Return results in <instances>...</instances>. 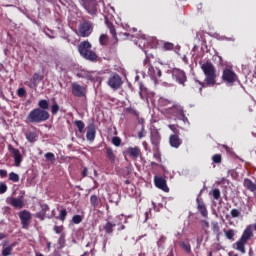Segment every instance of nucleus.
<instances>
[{
  "label": "nucleus",
  "mask_w": 256,
  "mask_h": 256,
  "mask_svg": "<svg viewBox=\"0 0 256 256\" xmlns=\"http://www.w3.org/2000/svg\"><path fill=\"white\" fill-rule=\"evenodd\" d=\"M196 201H197V209L201 213L202 217H208L209 213L207 212V207L205 206L203 199L198 197Z\"/></svg>",
  "instance_id": "nucleus-17"
},
{
  "label": "nucleus",
  "mask_w": 256,
  "mask_h": 256,
  "mask_svg": "<svg viewBox=\"0 0 256 256\" xmlns=\"http://www.w3.org/2000/svg\"><path fill=\"white\" fill-rule=\"evenodd\" d=\"M137 44L140 47V49H143V47H149V38L143 35L138 39V41L136 42V45Z\"/></svg>",
  "instance_id": "nucleus-24"
},
{
  "label": "nucleus",
  "mask_w": 256,
  "mask_h": 256,
  "mask_svg": "<svg viewBox=\"0 0 256 256\" xmlns=\"http://www.w3.org/2000/svg\"><path fill=\"white\" fill-rule=\"evenodd\" d=\"M87 168H84L83 169V171H82V175L84 176V177H87Z\"/></svg>",
  "instance_id": "nucleus-64"
},
{
  "label": "nucleus",
  "mask_w": 256,
  "mask_h": 256,
  "mask_svg": "<svg viewBox=\"0 0 256 256\" xmlns=\"http://www.w3.org/2000/svg\"><path fill=\"white\" fill-rule=\"evenodd\" d=\"M145 137V126L141 127V130L138 132V139H143Z\"/></svg>",
  "instance_id": "nucleus-52"
},
{
  "label": "nucleus",
  "mask_w": 256,
  "mask_h": 256,
  "mask_svg": "<svg viewBox=\"0 0 256 256\" xmlns=\"http://www.w3.org/2000/svg\"><path fill=\"white\" fill-rule=\"evenodd\" d=\"M6 203L14 207V209H23V207H25L23 198L8 197L6 198Z\"/></svg>",
  "instance_id": "nucleus-8"
},
{
  "label": "nucleus",
  "mask_w": 256,
  "mask_h": 256,
  "mask_svg": "<svg viewBox=\"0 0 256 256\" xmlns=\"http://www.w3.org/2000/svg\"><path fill=\"white\" fill-rule=\"evenodd\" d=\"M59 109H60L59 104H57V101L53 99L52 106H51L52 115H57V113H59Z\"/></svg>",
  "instance_id": "nucleus-34"
},
{
  "label": "nucleus",
  "mask_w": 256,
  "mask_h": 256,
  "mask_svg": "<svg viewBox=\"0 0 256 256\" xmlns=\"http://www.w3.org/2000/svg\"><path fill=\"white\" fill-rule=\"evenodd\" d=\"M167 240V238L165 237V236H161L160 237V239L158 240V247H160V245L162 244V243H164L165 241Z\"/></svg>",
  "instance_id": "nucleus-56"
},
{
  "label": "nucleus",
  "mask_w": 256,
  "mask_h": 256,
  "mask_svg": "<svg viewBox=\"0 0 256 256\" xmlns=\"http://www.w3.org/2000/svg\"><path fill=\"white\" fill-rule=\"evenodd\" d=\"M126 113H129L130 115H134V117H137V119H139V112H137V110H135V108L133 107L126 108Z\"/></svg>",
  "instance_id": "nucleus-36"
},
{
  "label": "nucleus",
  "mask_w": 256,
  "mask_h": 256,
  "mask_svg": "<svg viewBox=\"0 0 256 256\" xmlns=\"http://www.w3.org/2000/svg\"><path fill=\"white\" fill-rule=\"evenodd\" d=\"M212 231L216 235L217 241H219V237H221V228L219 227L218 222H212Z\"/></svg>",
  "instance_id": "nucleus-25"
},
{
  "label": "nucleus",
  "mask_w": 256,
  "mask_h": 256,
  "mask_svg": "<svg viewBox=\"0 0 256 256\" xmlns=\"http://www.w3.org/2000/svg\"><path fill=\"white\" fill-rule=\"evenodd\" d=\"M38 106L40 107V109L42 111H47V109H49V101H47V100H40L38 102Z\"/></svg>",
  "instance_id": "nucleus-33"
},
{
  "label": "nucleus",
  "mask_w": 256,
  "mask_h": 256,
  "mask_svg": "<svg viewBox=\"0 0 256 256\" xmlns=\"http://www.w3.org/2000/svg\"><path fill=\"white\" fill-rule=\"evenodd\" d=\"M238 77L233 68H225L222 73V81L226 85H233L237 81Z\"/></svg>",
  "instance_id": "nucleus-5"
},
{
  "label": "nucleus",
  "mask_w": 256,
  "mask_h": 256,
  "mask_svg": "<svg viewBox=\"0 0 256 256\" xmlns=\"http://www.w3.org/2000/svg\"><path fill=\"white\" fill-rule=\"evenodd\" d=\"M95 135H96L95 126H93V125L88 126L87 133H86L87 140L95 141Z\"/></svg>",
  "instance_id": "nucleus-22"
},
{
  "label": "nucleus",
  "mask_w": 256,
  "mask_h": 256,
  "mask_svg": "<svg viewBox=\"0 0 256 256\" xmlns=\"http://www.w3.org/2000/svg\"><path fill=\"white\" fill-rule=\"evenodd\" d=\"M139 95H140L141 99H143V97H145V89H143V86H140Z\"/></svg>",
  "instance_id": "nucleus-58"
},
{
  "label": "nucleus",
  "mask_w": 256,
  "mask_h": 256,
  "mask_svg": "<svg viewBox=\"0 0 256 256\" xmlns=\"http://www.w3.org/2000/svg\"><path fill=\"white\" fill-rule=\"evenodd\" d=\"M106 154H107L108 159L111 161V163H115V159H117V157L115 156L113 149L106 148Z\"/></svg>",
  "instance_id": "nucleus-29"
},
{
  "label": "nucleus",
  "mask_w": 256,
  "mask_h": 256,
  "mask_svg": "<svg viewBox=\"0 0 256 256\" xmlns=\"http://www.w3.org/2000/svg\"><path fill=\"white\" fill-rule=\"evenodd\" d=\"M244 187L251 191V193H256V184L250 179H244Z\"/></svg>",
  "instance_id": "nucleus-23"
},
{
  "label": "nucleus",
  "mask_w": 256,
  "mask_h": 256,
  "mask_svg": "<svg viewBox=\"0 0 256 256\" xmlns=\"http://www.w3.org/2000/svg\"><path fill=\"white\" fill-rule=\"evenodd\" d=\"M180 117L184 123H189V119H187V117H185V114L181 115Z\"/></svg>",
  "instance_id": "nucleus-63"
},
{
  "label": "nucleus",
  "mask_w": 256,
  "mask_h": 256,
  "mask_svg": "<svg viewBox=\"0 0 256 256\" xmlns=\"http://www.w3.org/2000/svg\"><path fill=\"white\" fill-rule=\"evenodd\" d=\"M78 51L84 59L88 61H95L97 59V54L91 50V43L88 41H83L78 46Z\"/></svg>",
  "instance_id": "nucleus-3"
},
{
  "label": "nucleus",
  "mask_w": 256,
  "mask_h": 256,
  "mask_svg": "<svg viewBox=\"0 0 256 256\" xmlns=\"http://www.w3.org/2000/svg\"><path fill=\"white\" fill-rule=\"evenodd\" d=\"M123 219H125V216L122 215H118L114 218L113 223H115V225H121V221H123Z\"/></svg>",
  "instance_id": "nucleus-42"
},
{
  "label": "nucleus",
  "mask_w": 256,
  "mask_h": 256,
  "mask_svg": "<svg viewBox=\"0 0 256 256\" xmlns=\"http://www.w3.org/2000/svg\"><path fill=\"white\" fill-rule=\"evenodd\" d=\"M153 157L156 159V161H161V154L159 152H155Z\"/></svg>",
  "instance_id": "nucleus-57"
},
{
  "label": "nucleus",
  "mask_w": 256,
  "mask_h": 256,
  "mask_svg": "<svg viewBox=\"0 0 256 256\" xmlns=\"http://www.w3.org/2000/svg\"><path fill=\"white\" fill-rule=\"evenodd\" d=\"M154 183L158 189H161L165 193H169V187H167V180H165V178L155 176Z\"/></svg>",
  "instance_id": "nucleus-12"
},
{
  "label": "nucleus",
  "mask_w": 256,
  "mask_h": 256,
  "mask_svg": "<svg viewBox=\"0 0 256 256\" xmlns=\"http://www.w3.org/2000/svg\"><path fill=\"white\" fill-rule=\"evenodd\" d=\"M15 247V243L6 246L5 242L2 244V256H11L13 255V249Z\"/></svg>",
  "instance_id": "nucleus-21"
},
{
  "label": "nucleus",
  "mask_w": 256,
  "mask_h": 256,
  "mask_svg": "<svg viewBox=\"0 0 256 256\" xmlns=\"http://www.w3.org/2000/svg\"><path fill=\"white\" fill-rule=\"evenodd\" d=\"M230 214H231V217H233V219H236L237 217H241V211L235 208L230 211Z\"/></svg>",
  "instance_id": "nucleus-39"
},
{
  "label": "nucleus",
  "mask_w": 256,
  "mask_h": 256,
  "mask_svg": "<svg viewBox=\"0 0 256 256\" xmlns=\"http://www.w3.org/2000/svg\"><path fill=\"white\" fill-rule=\"evenodd\" d=\"M181 138L177 134H173L170 136V145L174 147V149H179L181 147Z\"/></svg>",
  "instance_id": "nucleus-20"
},
{
  "label": "nucleus",
  "mask_w": 256,
  "mask_h": 256,
  "mask_svg": "<svg viewBox=\"0 0 256 256\" xmlns=\"http://www.w3.org/2000/svg\"><path fill=\"white\" fill-rule=\"evenodd\" d=\"M219 197H221V191H219V189L216 188L213 190V198L217 200L219 199Z\"/></svg>",
  "instance_id": "nucleus-48"
},
{
  "label": "nucleus",
  "mask_w": 256,
  "mask_h": 256,
  "mask_svg": "<svg viewBox=\"0 0 256 256\" xmlns=\"http://www.w3.org/2000/svg\"><path fill=\"white\" fill-rule=\"evenodd\" d=\"M213 163H221V154H216L212 157Z\"/></svg>",
  "instance_id": "nucleus-50"
},
{
  "label": "nucleus",
  "mask_w": 256,
  "mask_h": 256,
  "mask_svg": "<svg viewBox=\"0 0 256 256\" xmlns=\"http://www.w3.org/2000/svg\"><path fill=\"white\" fill-rule=\"evenodd\" d=\"M175 107V109H176V111H177V113H178V115H185V113L183 112V107L181 106V105H176V106H174Z\"/></svg>",
  "instance_id": "nucleus-51"
},
{
  "label": "nucleus",
  "mask_w": 256,
  "mask_h": 256,
  "mask_svg": "<svg viewBox=\"0 0 256 256\" xmlns=\"http://www.w3.org/2000/svg\"><path fill=\"white\" fill-rule=\"evenodd\" d=\"M92 31L93 28L89 22H84L79 27V34L81 37H89Z\"/></svg>",
  "instance_id": "nucleus-11"
},
{
  "label": "nucleus",
  "mask_w": 256,
  "mask_h": 256,
  "mask_svg": "<svg viewBox=\"0 0 256 256\" xmlns=\"http://www.w3.org/2000/svg\"><path fill=\"white\" fill-rule=\"evenodd\" d=\"M0 177H7V170H0Z\"/></svg>",
  "instance_id": "nucleus-62"
},
{
  "label": "nucleus",
  "mask_w": 256,
  "mask_h": 256,
  "mask_svg": "<svg viewBox=\"0 0 256 256\" xmlns=\"http://www.w3.org/2000/svg\"><path fill=\"white\" fill-rule=\"evenodd\" d=\"M74 125H76L79 133H83V131H85V123L81 120H76L74 122Z\"/></svg>",
  "instance_id": "nucleus-32"
},
{
  "label": "nucleus",
  "mask_w": 256,
  "mask_h": 256,
  "mask_svg": "<svg viewBox=\"0 0 256 256\" xmlns=\"http://www.w3.org/2000/svg\"><path fill=\"white\" fill-rule=\"evenodd\" d=\"M84 9L90 14L95 15L97 13V1L96 0H83Z\"/></svg>",
  "instance_id": "nucleus-9"
},
{
  "label": "nucleus",
  "mask_w": 256,
  "mask_h": 256,
  "mask_svg": "<svg viewBox=\"0 0 256 256\" xmlns=\"http://www.w3.org/2000/svg\"><path fill=\"white\" fill-rule=\"evenodd\" d=\"M111 19H113V15L105 16V23H106L113 39H117V32L115 31V26H113V23H111Z\"/></svg>",
  "instance_id": "nucleus-16"
},
{
  "label": "nucleus",
  "mask_w": 256,
  "mask_h": 256,
  "mask_svg": "<svg viewBox=\"0 0 256 256\" xmlns=\"http://www.w3.org/2000/svg\"><path fill=\"white\" fill-rule=\"evenodd\" d=\"M66 217H67V210H66V209H62V210L60 211V214H59V216H58V219H59L60 221H65Z\"/></svg>",
  "instance_id": "nucleus-41"
},
{
  "label": "nucleus",
  "mask_w": 256,
  "mask_h": 256,
  "mask_svg": "<svg viewBox=\"0 0 256 256\" xmlns=\"http://www.w3.org/2000/svg\"><path fill=\"white\" fill-rule=\"evenodd\" d=\"M41 211L43 212V213H46L47 214V211H49V206L47 205V204H42L41 205Z\"/></svg>",
  "instance_id": "nucleus-55"
},
{
  "label": "nucleus",
  "mask_w": 256,
  "mask_h": 256,
  "mask_svg": "<svg viewBox=\"0 0 256 256\" xmlns=\"http://www.w3.org/2000/svg\"><path fill=\"white\" fill-rule=\"evenodd\" d=\"M7 192V184L1 183L0 184V194L3 195V193Z\"/></svg>",
  "instance_id": "nucleus-54"
},
{
  "label": "nucleus",
  "mask_w": 256,
  "mask_h": 256,
  "mask_svg": "<svg viewBox=\"0 0 256 256\" xmlns=\"http://www.w3.org/2000/svg\"><path fill=\"white\" fill-rule=\"evenodd\" d=\"M169 129L174 133V135H177L179 133V128L177 125H168Z\"/></svg>",
  "instance_id": "nucleus-47"
},
{
  "label": "nucleus",
  "mask_w": 256,
  "mask_h": 256,
  "mask_svg": "<svg viewBox=\"0 0 256 256\" xmlns=\"http://www.w3.org/2000/svg\"><path fill=\"white\" fill-rule=\"evenodd\" d=\"M9 179H10V181H13V183H18V181H19V174L15 173V172H11L9 174Z\"/></svg>",
  "instance_id": "nucleus-38"
},
{
  "label": "nucleus",
  "mask_w": 256,
  "mask_h": 256,
  "mask_svg": "<svg viewBox=\"0 0 256 256\" xmlns=\"http://www.w3.org/2000/svg\"><path fill=\"white\" fill-rule=\"evenodd\" d=\"M83 222V216L81 215H74L72 217V223H74L75 225H79V223Z\"/></svg>",
  "instance_id": "nucleus-35"
},
{
  "label": "nucleus",
  "mask_w": 256,
  "mask_h": 256,
  "mask_svg": "<svg viewBox=\"0 0 256 256\" xmlns=\"http://www.w3.org/2000/svg\"><path fill=\"white\" fill-rule=\"evenodd\" d=\"M79 77H83L84 79H88V81H101L99 77H97V72H88L82 70L79 74Z\"/></svg>",
  "instance_id": "nucleus-15"
},
{
  "label": "nucleus",
  "mask_w": 256,
  "mask_h": 256,
  "mask_svg": "<svg viewBox=\"0 0 256 256\" xmlns=\"http://www.w3.org/2000/svg\"><path fill=\"white\" fill-rule=\"evenodd\" d=\"M43 77L39 75L38 73H35L32 77V82H34L36 85H39L41 83Z\"/></svg>",
  "instance_id": "nucleus-37"
},
{
  "label": "nucleus",
  "mask_w": 256,
  "mask_h": 256,
  "mask_svg": "<svg viewBox=\"0 0 256 256\" xmlns=\"http://www.w3.org/2000/svg\"><path fill=\"white\" fill-rule=\"evenodd\" d=\"M38 84H36L35 82H33V80L31 81V83L28 84V87H30V89H35V87H37Z\"/></svg>",
  "instance_id": "nucleus-61"
},
{
  "label": "nucleus",
  "mask_w": 256,
  "mask_h": 256,
  "mask_svg": "<svg viewBox=\"0 0 256 256\" xmlns=\"http://www.w3.org/2000/svg\"><path fill=\"white\" fill-rule=\"evenodd\" d=\"M17 95L18 97H27V90L25 88H18Z\"/></svg>",
  "instance_id": "nucleus-43"
},
{
  "label": "nucleus",
  "mask_w": 256,
  "mask_h": 256,
  "mask_svg": "<svg viewBox=\"0 0 256 256\" xmlns=\"http://www.w3.org/2000/svg\"><path fill=\"white\" fill-rule=\"evenodd\" d=\"M19 218L20 221L23 225V227H28L29 226V221H31V212L27 210H23L19 212Z\"/></svg>",
  "instance_id": "nucleus-14"
},
{
  "label": "nucleus",
  "mask_w": 256,
  "mask_h": 256,
  "mask_svg": "<svg viewBox=\"0 0 256 256\" xmlns=\"http://www.w3.org/2000/svg\"><path fill=\"white\" fill-rule=\"evenodd\" d=\"M72 94L75 97H85L87 94V89L77 83H72Z\"/></svg>",
  "instance_id": "nucleus-10"
},
{
  "label": "nucleus",
  "mask_w": 256,
  "mask_h": 256,
  "mask_svg": "<svg viewBox=\"0 0 256 256\" xmlns=\"http://www.w3.org/2000/svg\"><path fill=\"white\" fill-rule=\"evenodd\" d=\"M125 157H131V159H137L141 155V149L139 147H128L123 152Z\"/></svg>",
  "instance_id": "nucleus-13"
},
{
  "label": "nucleus",
  "mask_w": 256,
  "mask_h": 256,
  "mask_svg": "<svg viewBox=\"0 0 256 256\" xmlns=\"http://www.w3.org/2000/svg\"><path fill=\"white\" fill-rule=\"evenodd\" d=\"M12 155L14 157V163H15L16 167H21V162L23 161V156H21V152H19V149L13 148Z\"/></svg>",
  "instance_id": "nucleus-18"
},
{
  "label": "nucleus",
  "mask_w": 256,
  "mask_h": 256,
  "mask_svg": "<svg viewBox=\"0 0 256 256\" xmlns=\"http://www.w3.org/2000/svg\"><path fill=\"white\" fill-rule=\"evenodd\" d=\"M108 41H109V38H108L107 35H105V34H102V35L99 37V43H100V45H105Z\"/></svg>",
  "instance_id": "nucleus-40"
},
{
  "label": "nucleus",
  "mask_w": 256,
  "mask_h": 256,
  "mask_svg": "<svg viewBox=\"0 0 256 256\" xmlns=\"http://www.w3.org/2000/svg\"><path fill=\"white\" fill-rule=\"evenodd\" d=\"M172 77L179 83V85H185V81H187V75L181 69L175 68L172 70Z\"/></svg>",
  "instance_id": "nucleus-7"
},
{
  "label": "nucleus",
  "mask_w": 256,
  "mask_h": 256,
  "mask_svg": "<svg viewBox=\"0 0 256 256\" xmlns=\"http://www.w3.org/2000/svg\"><path fill=\"white\" fill-rule=\"evenodd\" d=\"M113 227H117V224L115 223H112V222H107L105 225H104V231L108 234H111L113 233Z\"/></svg>",
  "instance_id": "nucleus-27"
},
{
  "label": "nucleus",
  "mask_w": 256,
  "mask_h": 256,
  "mask_svg": "<svg viewBox=\"0 0 256 256\" xmlns=\"http://www.w3.org/2000/svg\"><path fill=\"white\" fill-rule=\"evenodd\" d=\"M54 231H55V233L59 234V233H61V231H63V228L61 226H55Z\"/></svg>",
  "instance_id": "nucleus-59"
},
{
  "label": "nucleus",
  "mask_w": 256,
  "mask_h": 256,
  "mask_svg": "<svg viewBox=\"0 0 256 256\" xmlns=\"http://www.w3.org/2000/svg\"><path fill=\"white\" fill-rule=\"evenodd\" d=\"M224 234H225L226 239H228L229 241H233V239L235 237V230H233V229L224 230Z\"/></svg>",
  "instance_id": "nucleus-30"
},
{
  "label": "nucleus",
  "mask_w": 256,
  "mask_h": 256,
  "mask_svg": "<svg viewBox=\"0 0 256 256\" xmlns=\"http://www.w3.org/2000/svg\"><path fill=\"white\" fill-rule=\"evenodd\" d=\"M45 215H47L45 212L40 211V212H38V213L36 214V217H37L38 219H40V221H43V220H45Z\"/></svg>",
  "instance_id": "nucleus-53"
},
{
  "label": "nucleus",
  "mask_w": 256,
  "mask_h": 256,
  "mask_svg": "<svg viewBox=\"0 0 256 256\" xmlns=\"http://www.w3.org/2000/svg\"><path fill=\"white\" fill-rule=\"evenodd\" d=\"M72 64H73L72 61L68 62V64H67V61H63V67H62V69H63L64 71H66V69H71V65H72Z\"/></svg>",
  "instance_id": "nucleus-49"
},
{
  "label": "nucleus",
  "mask_w": 256,
  "mask_h": 256,
  "mask_svg": "<svg viewBox=\"0 0 256 256\" xmlns=\"http://www.w3.org/2000/svg\"><path fill=\"white\" fill-rule=\"evenodd\" d=\"M99 203H100V200H99V197H97V195H92L90 197V204L94 209H97V207H99Z\"/></svg>",
  "instance_id": "nucleus-28"
},
{
  "label": "nucleus",
  "mask_w": 256,
  "mask_h": 256,
  "mask_svg": "<svg viewBox=\"0 0 256 256\" xmlns=\"http://www.w3.org/2000/svg\"><path fill=\"white\" fill-rule=\"evenodd\" d=\"M202 227H204L205 229H209V222L207 220H203Z\"/></svg>",
  "instance_id": "nucleus-60"
},
{
  "label": "nucleus",
  "mask_w": 256,
  "mask_h": 256,
  "mask_svg": "<svg viewBox=\"0 0 256 256\" xmlns=\"http://www.w3.org/2000/svg\"><path fill=\"white\" fill-rule=\"evenodd\" d=\"M151 143L154 147L159 146V143H161V134H159V131L153 130L151 132Z\"/></svg>",
  "instance_id": "nucleus-19"
},
{
  "label": "nucleus",
  "mask_w": 256,
  "mask_h": 256,
  "mask_svg": "<svg viewBox=\"0 0 256 256\" xmlns=\"http://www.w3.org/2000/svg\"><path fill=\"white\" fill-rule=\"evenodd\" d=\"M199 65H200V69L203 71L205 75L206 84L209 85L210 87L215 85L217 74H216L215 66L213 65V63H211V61H205V62L201 61L199 62Z\"/></svg>",
  "instance_id": "nucleus-1"
},
{
  "label": "nucleus",
  "mask_w": 256,
  "mask_h": 256,
  "mask_svg": "<svg viewBox=\"0 0 256 256\" xmlns=\"http://www.w3.org/2000/svg\"><path fill=\"white\" fill-rule=\"evenodd\" d=\"M45 158L48 160V161H55V154L51 153V152H48L45 154Z\"/></svg>",
  "instance_id": "nucleus-46"
},
{
  "label": "nucleus",
  "mask_w": 256,
  "mask_h": 256,
  "mask_svg": "<svg viewBox=\"0 0 256 256\" xmlns=\"http://www.w3.org/2000/svg\"><path fill=\"white\" fill-rule=\"evenodd\" d=\"M108 85L111 87V89L117 91V89H120L121 85H123V80L119 74H112L108 79Z\"/></svg>",
  "instance_id": "nucleus-6"
},
{
  "label": "nucleus",
  "mask_w": 256,
  "mask_h": 256,
  "mask_svg": "<svg viewBox=\"0 0 256 256\" xmlns=\"http://www.w3.org/2000/svg\"><path fill=\"white\" fill-rule=\"evenodd\" d=\"M180 247L183 249L186 253H191V244L189 242L182 241L180 242Z\"/></svg>",
  "instance_id": "nucleus-31"
},
{
  "label": "nucleus",
  "mask_w": 256,
  "mask_h": 256,
  "mask_svg": "<svg viewBox=\"0 0 256 256\" xmlns=\"http://www.w3.org/2000/svg\"><path fill=\"white\" fill-rule=\"evenodd\" d=\"M26 119L28 123H43V121L49 119V112H47V110L35 108L29 112Z\"/></svg>",
  "instance_id": "nucleus-2"
},
{
  "label": "nucleus",
  "mask_w": 256,
  "mask_h": 256,
  "mask_svg": "<svg viewBox=\"0 0 256 256\" xmlns=\"http://www.w3.org/2000/svg\"><path fill=\"white\" fill-rule=\"evenodd\" d=\"M174 45L171 42H165L163 44L164 51H171L173 49Z\"/></svg>",
  "instance_id": "nucleus-44"
},
{
  "label": "nucleus",
  "mask_w": 256,
  "mask_h": 256,
  "mask_svg": "<svg viewBox=\"0 0 256 256\" xmlns=\"http://www.w3.org/2000/svg\"><path fill=\"white\" fill-rule=\"evenodd\" d=\"M25 137L29 143H34L35 139H37V132L29 130L25 133Z\"/></svg>",
  "instance_id": "nucleus-26"
},
{
  "label": "nucleus",
  "mask_w": 256,
  "mask_h": 256,
  "mask_svg": "<svg viewBox=\"0 0 256 256\" xmlns=\"http://www.w3.org/2000/svg\"><path fill=\"white\" fill-rule=\"evenodd\" d=\"M112 144L115 145V147H119L121 145V138L117 136L113 137Z\"/></svg>",
  "instance_id": "nucleus-45"
},
{
  "label": "nucleus",
  "mask_w": 256,
  "mask_h": 256,
  "mask_svg": "<svg viewBox=\"0 0 256 256\" xmlns=\"http://www.w3.org/2000/svg\"><path fill=\"white\" fill-rule=\"evenodd\" d=\"M144 67L148 69V75L153 79L154 81H157L159 77H161V70L157 67L151 66V62L149 60V56H147L143 61Z\"/></svg>",
  "instance_id": "nucleus-4"
}]
</instances>
